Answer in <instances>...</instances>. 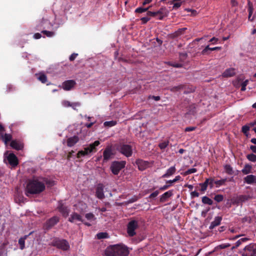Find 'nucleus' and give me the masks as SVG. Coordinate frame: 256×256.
I'll return each instance as SVG.
<instances>
[{
    "instance_id": "obj_26",
    "label": "nucleus",
    "mask_w": 256,
    "mask_h": 256,
    "mask_svg": "<svg viewBox=\"0 0 256 256\" xmlns=\"http://www.w3.org/2000/svg\"><path fill=\"white\" fill-rule=\"evenodd\" d=\"M220 50V47H214V48H210L209 46H207L202 52V54L203 55L208 54V51L211 50L214 51L216 50Z\"/></svg>"
},
{
    "instance_id": "obj_45",
    "label": "nucleus",
    "mask_w": 256,
    "mask_h": 256,
    "mask_svg": "<svg viewBox=\"0 0 256 256\" xmlns=\"http://www.w3.org/2000/svg\"><path fill=\"white\" fill-rule=\"evenodd\" d=\"M248 80H244L242 84V88H241V90L242 91H245L246 90V86L248 84Z\"/></svg>"
},
{
    "instance_id": "obj_53",
    "label": "nucleus",
    "mask_w": 256,
    "mask_h": 256,
    "mask_svg": "<svg viewBox=\"0 0 256 256\" xmlns=\"http://www.w3.org/2000/svg\"><path fill=\"white\" fill-rule=\"evenodd\" d=\"M78 56V54H76V53H73L72 54L70 58H69V60L70 62H72L74 61L76 58V56Z\"/></svg>"
},
{
    "instance_id": "obj_9",
    "label": "nucleus",
    "mask_w": 256,
    "mask_h": 256,
    "mask_svg": "<svg viewBox=\"0 0 256 256\" xmlns=\"http://www.w3.org/2000/svg\"><path fill=\"white\" fill-rule=\"evenodd\" d=\"M136 164L138 166L139 170L142 171L150 166V162L142 159H138L136 161Z\"/></svg>"
},
{
    "instance_id": "obj_14",
    "label": "nucleus",
    "mask_w": 256,
    "mask_h": 256,
    "mask_svg": "<svg viewBox=\"0 0 256 256\" xmlns=\"http://www.w3.org/2000/svg\"><path fill=\"white\" fill-rule=\"evenodd\" d=\"M58 208L59 212L62 213L63 216L66 218L68 216L70 210L67 206H64L62 204L60 203Z\"/></svg>"
},
{
    "instance_id": "obj_52",
    "label": "nucleus",
    "mask_w": 256,
    "mask_h": 256,
    "mask_svg": "<svg viewBox=\"0 0 256 256\" xmlns=\"http://www.w3.org/2000/svg\"><path fill=\"white\" fill-rule=\"evenodd\" d=\"M209 180H210V182H209L210 187V188H212L214 187V182L216 180H214V178H210Z\"/></svg>"
},
{
    "instance_id": "obj_2",
    "label": "nucleus",
    "mask_w": 256,
    "mask_h": 256,
    "mask_svg": "<svg viewBox=\"0 0 256 256\" xmlns=\"http://www.w3.org/2000/svg\"><path fill=\"white\" fill-rule=\"evenodd\" d=\"M45 188L42 182L36 179L30 180L26 184V195L29 196L30 194H39L44 190Z\"/></svg>"
},
{
    "instance_id": "obj_55",
    "label": "nucleus",
    "mask_w": 256,
    "mask_h": 256,
    "mask_svg": "<svg viewBox=\"0 0 256 256\" xmlns=\"http://www.w3.org/2000/svg\"><path fill=\"white\" fill-rule=\"evenodd\" d=\"M86 156V154L83 151V150H80L78 154H77V158H80L82 156Z\"/></svg>"
},
{
    "instance_id": "obj_43",
    "label": "nucleus",
    "mask_w": 256,
    "mask_h": 256,
    "mask_svg": "<svg viewBox=\"0 0 256 256\" xmlns=\"http://www.w3.org/2000/svg\"><path fill=\"white\" fill-rule=\"evenodd\" d=\"M224 197L222 194H216L214 197V200L218 202L223 201Z\"/></svg>"
},
{
    "instance_id": "obj_50",
    "label": "nucleus",
    "mask_w": 256,
    "mask_h": 256,
    "mask_svg": "<svg viewBox=\"0 0 256 256\" xmlns=\"http://www.w3.org/2000/svg\"><path fill=\"white\" fill-rule=\"evenodd\" d=\"M187 57V54L186 52L180 53V59L182 60H184Z\"/></svg>"
},
{
    "instance_id": "obj_27",
    "label": "nucleus",
    "mask_w": 256,
    "mask_h": 256,
    "mask_svg": "<svg viewBox=\"0 0 256 256\" xmlns=\"http://www.w3.org/2000/svg\"><path fill=\"white\" fill-rule=\"evenodd\" d=\"M100 144V142L98 140H96L94 143L90 144L88 148L90 149L89 152H95L96 151V147L98 146Z\"/></svg>"
},
{
    "instance_id": "obj_60",
    "label": "nucleus",
    "mask_w": 256,
    "mask_h": 256,
    "mask_svg": "<svg viewBox=\"0 0 256 256\" xmlns=\"http://www.w3.org/2000/svg\"><path fill=\"white\" fill-rule=\"evenodd\" d=\"M190 195L192 198L198 197L199 196V193L196 191H194L190 193Z\"/></svg>"
},
{
    "instance_id": "obj_16",
    "label": "nucleus",
    "mask_w": 256,
    "mask_h": 256,
    "mask_svg": "<svg viewBox=\"0 0 256 256\" xmlns=\"http://www.w3.org/2000/svg\"><path fill=\"white\" fill-rule=\"evenodd\" d=\"M222 220V216H218L214 218V220L212 221L209 226L210 230H212L215 227L219 226Z\"/></svg>"
},
{
    "instance_id": "obj_19",
    "label": "nucleus",
    "mask_w": 256,
    "mask_h": 256,
    "mask_svg": "<svg viewBox=\"0 0 256 256\" xmlns=\"http://www.w3.org/2000/svg\"><path fill=\"white\" fill-rule=\"evenodd\" d=\"M236 74V70L234 68H229L226 69L223 73L222 76L224 78H228L233 76Z\"/></svg>"
},
{
    "instance_id": "obj_54",
    "label": "nucleus",
    "mask_w": 256,
    "mask_h": 256,
    "mask_svg": "<svg viewBox=\"0 0 256 256\" xmlns=\"http://www.w3.org/2000/svg\"><path fill=\"white\" fill-rule=\"evenodd\" d=\"M172 4H174L173 8H178L182 5V2H174Z\"/></svg>"
},
{
    "instance_id": "obj_37",
    "label": "nucleus",
    "mask_w": 256,
    "mask_h": 256,
    "mask_svg": "<svg viewBox=\"0 0 256 256\" xmlns=\"http://www.w3.org/2000/svg\"><path fill=\"white\" fill-rule=\"evenodd\" d=\"M2 136L6 143L10 141L12 138L11 134H5L4 135H2Z\"/></svg>"
},
{
    "instance_id": "obj_49",
    "label": "nucleus",
    "mask_w": 256,
    "mask_h": 256,
    "mask_svg": "<svg viewBox=\"0 0 256 256\" xmlns=\"http://www.w3.org/2000/svg\"><path fill=\"white\" fill-rule=\"evenodd\" d=\"M146 14H147V16H148L156 17V12L148 11Z\"/></svg>"
},
{
    "instance_id": "obj_64",
    "label": "nucleus",
    "mask_w": 256,
    "mask_h": 256,
    "mask_svg": "<svg viewBox=\"0 0 256 256\" xmlns=\"http://www.w3.org/2000/svg\"><path fill=\"white\" fill-rule=\"evenodd\" d=\"M218 41V38L213 37L212 38L209 42H212V44H216Z\"/></svg>"
},
{
    "instance_id": "obj_41",
    "label": "nucleus",
    "mask_w": 256,
    "mask_h": 256,
    "mask_svg": "<svg viewBox=\"0 0 256 256\" xmlns=\"http://www.w3.org/2000/svg\"><path fill=\"white\" fill-rule=\"evenodd\" d=\"M196 172H197V170L196 168H190V169L188 170H186L184 172L182 173V174L184 176H187V175H188L190 174Z\"/></svg>"
},
{
    "instance_id": "obj_4",
    "label": "nucleus",
    "mask_w": 256,
    "mask_h": 256,
    "mask_svg": "<svg viewBox=\"0 0 256 256\" xmlns=\"http://www.w3.org/2000/svg\"><path fill=\"white\" fill-rule=\"evenodd\" d=\"M138 222L131 220L127 224L126 232L129 236L132 237L136 235V230L138 228Z\"/></svg>"
},
{
    "instance_id": "obj_8",
    "label": "nucleus",
    "mask_w": 256,
    "mask_h": 256,
    "mask_svg": "<svg viewBox=\"0 0 256 256\" xmlns=\"http://www.w3.org/2000/svg\"><path fill=\"white\" fill-rule=\"evenodd\" d=\"M244 252L242 254V256H255L256 252V248H254V246L250 244L246 246L244 248Z\"/></svg>"
},
{
    "instance_id": "obj_24",
    "label": "nucleus",
    "mask_w": 256,
    "mask_h": 256,
    "mask_svg": "<svg viewBox=\"0 0 256 256\" xmlns=\"http://www.w3.org/2000/svg\"><path fill=\"white\" fill-rule=\"evenodd\" d=\"M36 78L41 82L42 83H46L47 81V77L46 74H44L42 72H40L38 74H36Z\"/></svg>"
},
{
    "instance_id": "obj_29",
    "label": "nucleus",
    "mask_w": 256,
    "mask_h": 256,
    "mask_svg": "<svg viewBox=\"0 0 256 256\" xmlns=\"http://www.w3.org/2000/svg\"><path fill=\"white\" fill-rule=\"evenodd\" d=\"M27 236H25L24 237L20 238L18 240V244H20V250H22L25 248V240L27 238Z\"/></svg>"
},
{
    "instance_id": "obj_33",
    "label": "nucleus",
    "mask_w": 256,
    "mask_h": 256,
    "mask_svg": "<svg viewBox=\"0 0 256 256\" xmlns=\"http://www.w3.org/2000/svg\"><path fill=\"white\" fill-rule=\"evenodd\" d=\"M227 181V179L223 178L220 180H217L214 182V184H216V187L218 188L221 186L224 185L225 182Z\"/></svg>"
},
{
    "instance_id": "obj_63",
    "label": "nucleus",
    "mask_w": 256,
    "mask_h": 256,
    "mask_svg": "<svg viewBox=\"0 0 256 256\" xmlns=\"http://www.w3.org/2000/svg\"><path fill=\"white\" fill-rule=\"evenodd\" d=\"M42 37V35L40 33H36L34 35V38L35 39H39Z\"/></svg>"
},
{
    "instance_id": "obj_57",
    "label": "nucleus",
    "mask_w": 256,
    "mask_h": 256,
    "mask_svg": "<svg viewBox=\"0 0 256 256\" xmlns=\"http://www.w3.org/2000/svg\"><path fill=\"white\" fill-rule=\"evenodd\" d=\"M200 190L202 192H204L207 189V186H206L204 184H203L202 183H200Z\"/></svg>"
},
{
    "instance_id": "obj_22",
    "label": "nucleus",
    "mask_w": 256,
    "mask_h": 256,
    "mask_svg": "<svg viewBox=\"0 0 256 256\" xmlns=\"http://www.w3.org/2000/svg\"><path fill=\"white\" fill-rule=\"evenodd\" d=\"M10 146L14 149L16 150H22L24 146L20 142H18L16 140H12L10 142Z\"/></svg>"
},
{
    "instance_id": "obj_51",
    "label": "nucleus",
    "mask_w": 256,
    "mask_h": 256,
    "mask_svg": "<svg viewBox=\"0 0 256 256\" xmlns=\"http://www.w3.org/2000/svg\"><path fill=\"white\" fill-rule=\"evenodd\" d=\"M158 194H159V191L157 190L154 192L152 193L150 195L149 198H154L157 196Z\"/></svg>"
},
{
    "instance_id": "obj_15",
    "label": "nucleus",
    "mask_w": 256,
    "mask_h": 256,
    "mask_svg": "<svg viewBox=\"0 0 256 256\" xmlns=\"http://www.w3.org/2000/svg\"><path fill=\"white\" fill-rule=\"evenodd\" d=\"M76 220L80 222H83V219L82 216L78 213L74 212H73L68 218V221L70 222H75Z\"/></svg>"
},
{
    "instance_id": "obj_36",
    "label": "nucleus",
    "mask_w": 256,
    "mask_h": 256,
    "mask_svg": "<svg viewBox=\"0 0 256 256\" xmlns=\"http://www.w3.org/2000/svg\"><path fill=\"white\" fill-rule=\"evenodd\" d=\"M226 172L228 174H232L234 173L232 168L230 164H226L224 166Z\"/></svg>"
},
{
    "instance_id": "obj_21",
    "label": "nucleus",
    "mask_w": 256,
    "mask_h": 256,
    "mask_svg": "<svg viewBox=\"0 0 256 256\" xmlns=\"http://www.w3.org/2000/svg\"><path fill=\"white\" fill-rule=\"evenodd\" d=\"M173 194L172 190H168L163 194L160 198V201L161 202H164L166 201L168 198L172 196Z\"/></svg>"
},
{
    "instance_id": "obj_3",
    "label": "nucleus",
    "mask_w": 256,
    "mask_h": 256,
    "mask_svg": "<svg viewBox=\"0 0 256 256\" xmlns=\"http://www.w3.org/2000/svg\"><path fill=\"white\" fill-rule=\"evenodd\" d=\"M52 246L62 250L66 251L70 249L68 242L64 239L54 238L52 242Z\"/></svg>"
},
{
    "instance_id": "obj_25",
    "label": "nucleus",
    "mask_w": 256,
    "mask_h": 256,
    "mask_svg": "<svg viewBox=\"0 0 256 256\" xmlns=\"http://www.w3.org/2000/svg\"><path fill=\"white\" fill-rule=\"evenodd\" d=\"M60 220L58 216H54L49 219V228L56 225Z\"/></svg>"
},
{
    "instance_id": "obj_35",
    "label": "nucleus",
    "mask_w": 256,
    "mask_h": 256,
    "mask_svg": "<svg viewBox=\"0 0 256 256\" xmlns=\"http://www.w3.org/2000/svg\"><path fill=\"white\" fill-rule=\"evenodd\" d=\"M150 6L148 8H142L138 7L135 10L136 13H142L146 12H148V10L150 8Z\"/></svg>"
},
{
    "instance_id": "obj_30",
    "label": "nucleus",
    "mask_w": 256,
    "mask_h": 256,
    "mask_svg": "<svg viewBox=\"0 0 256 256\" xmlns=\"http://www.w3.org/2000/svg\"><path fill=\"white\" fill-rule=\"evenodd\" d=\"M252 166L250 164H246L244 166V168L242 170V172L244 174H247L251 172Z\"/></svg>"
},
{
    "instance_id": "obj_31",
    "label": "nucleus",
    "mask_w": 256,
    "mask_h": 256,
    "mask_svg": "<svg viewBox=\"0 0 256 256\" xmlns=\"http://www.w3.org/2000/svg\"><path fill=\"white\" fill-rule=\"evenodd\" d=\"M202 202L204 204H207L210 206L213 204V201L206 196H204L202 198Z\"/></svg>"
},
{
    "instance_id": "obj_38",
    "label": "nucleus",
    "mask_w": 256,
    "mask_h": 256,
    "mask_svg": "<svg viewBox=\"0 0 256 256\" xmlns=\"http://www.w3.org/2000/svg\"><path fill=\"white\" fill-rule=\"evenodd\" d=\"M168 144H169V141L168 140L164 141L162 142H160L158 144V147L161 150H164V148H166L168 146Z\"/></svg>"
},
{
    "instance_id": "obj_17",
    "label": "nucleus",
    "mask_w": 256,
    "mask_h": 256,
    "mask_svg": "<svg viewBox=\"0 0 256 256\" xmlns=\"http://www.w3.org/2000/svg\"><path fill=\"white\" fill-rule=\"evenodd\" d=\"M176 172V168L175 166H172L168 168L166 173L164 174L162 178H168L174 175Z\"/></svg>"
},
{
    "instance_id": "obj_23",
    "label": "nucleus",
    "mask_w": 256,
    "mask_h": 256,
    "mask_svg": "<svg viewBox=\"0 0 256 256\" xmlns=\"http://www.w3.org/2000/svg\"><path fill=\"white\" fill-rule=\"evenodd\" d=\"M256 178L254 175H248L244 178V181L248 184H252L256 183Z\"/></svg>"
},
{
    "instance_id": "obj_61",
    "label": "nucleus",
    "mask_w": 256,
    "mask_h": 256,
    "mask_svg": "<svg viewBox=\"0 0 256 256\" xmlns=\"http://www.w3.org/2000/svg\"><path fill=\"white\" fill-rule=\"evenodd\" d=\"M138 200V198L136 196H134V198H132L130 199L128 201V203H132L135 202H136Z\"/></svg>"
},
{
    "instance_id": "obj_5",
    "label": "nucleus",
    "mask_w": 256,
    "mask_h": 256,
    "mask_svg": "<svg viewBox=\"0 0 256 256\" xmlns=\"http://www.w3.org/2000/svg\"><path fill=\"white\" fill-rule=\"evenodd\" d=\"M126 164V162L123 160L113 162L110 167L112 173L114 175H118L120 172L125 167Z\"/></svg>"
},
{
    "instance_id": "obj_28",
    "label": "nucleus",
    "mask_w": 256,
    "mask_h": 256,
    "mask_svg": "<svg viewBox=\"0 0 256 256\" xmlns=\"http://www.w3.org/2000/svg\"><path fill=\"white\" fill-rule=\"evenodd\" d=\"M186 30V28H179L178 30L176 31L174 33L172 34V38H176L178 36L182 34L184 31Z\"/></svg>"
},
{
    "instance_id": "obj_56",
    "label": "nucleus",
    "mask_w": 256,
    "mask_h": 256,
    "mask_svg": "<svg viewBox=\"0 0 256 256\" xmlns=\"http://www.w3.org/2000/svg\"><path fill=\"white\" fill-rule=\"evenodd\" d=\"M63 104L65 106H72L74 108V103L71 104L68 101H64L63 102Z\"/></svg>"
},
{
    "instance_id": "obj_1",
    "label": "nucleus",
    "mask_w": 256,
    "mask_h": 256,
    "mask_svg": "<svg viewBox=\"0 0 256 256\" xmlns=\"http://www.w3.org/2000/svg\"><path fill=\"white\" fill-rule=\"evenodd\" d=\"M128 247L122 244L109 246L105 250L106 256H128Z\"/></svg>"
},
{
    "instance_id": "obj_7",
    "label": "nucleus",
    "mask_w": 256,
    "mask_h": 256,
    "mask_svg": "<svg viewBox=\"0 0 256 256\" xmlns=\"http://www.w3.org/2000/svg\"><path fill=\"white\" fill-rule=\"evenodd\" d=\"M114 154L112 152V150L110 146H107L103 152L104 161L107 162L110 159L112 158Z\"/></svg>"
},
{
    "instance_id": "obj_34",
    "label": "nucleus",
    "mask_w": 256,
    "mask_h": 256,
    "mask_svg": "<svg viewBox=\"0 0 256 256\" xmlns=\"http://www.w3.org/2000/svg\"><path fill=\"white\" fill-rule=\"evenodd\" d=\"M97 238L99 240L106 238L109 237L108 234L107 232H99L96 234Z\"/></svg>"
},
{
    "instance_id": "obj_40",
    "label": "nucleus",
    "mask_w": 256,
    "mask_h": 256,
    "mask_svg": "<svg viewBox=\"0 0 256 256\" xmlns=\"http://www.w3.org/2000/svg\"><path fill=\"white\" fill-rule=\"evenodd\" d=\"M116 124V122L114 120L105 122L104 124V126L112 127Z\"/></svg>"
},
{
    "instance_id": "obj_62",
    "label": "nucleus",
    "mask_w": 256,
    "mask_h": 256,
    "mask_svg": "<svg viewBox=\"0 0 256 256\" xmlns=\"http://www.w3.org/2000/svg\"><path fill=\"white\" fill-rule=\"evenodd\" d=\"M250 150L254 154H256V146L252 145L250 147Z\"/></svg>"
},
{
    "instance_id": "obj_47",
    "label": "nucleus",
    "mask_w": 256,
    "mask_h": 256,
    "mask_svg": "<svg viewBox=\"0 0 256 256\" xmlns=\"http://www.w3.org/2000/svg\"><path fill=\"white\" fill-rule=\"evenodd\" d=\"M150 20V18L148 16L142 17L140 18V20L142 24H146Z\"/></svg>"
},
{
    "instance_id": "obj_6",
    "label": "nucleus",
    "mask_w": 256,
    "mask_h": 256,
    "mask_svg": "<svg viewBox=\"0 0 256 256\" xmlns=\"http://www.w3.org/2000/svg\"><path fill=\"white\" fill-rule=\"evenodd\" d=\"M118 150L126 157H130L132 155V148L130 145L122 144L118 148Z\"/></svg>"
},
{
    "instance_id": "obj_32",
    "label": "nucleus",
    "mask_w": 256,
    "mask_h": 256,
    "mask_svg": "<svg viewBox=\"0 0 256 256\" xmlns=\"http://www.w3.org/2000/svg\"><path fill=\"white\" fill-rule=\"evenodd\" d=\"M85 218L90 222L94 221L96 220L94 215L92 212L86 214H85Z\"/></svg>"
},
{
    "instance_id": "obj_11",
    "label": "nucleus",
    "mask_w": 256,
    "mask_h": 256,
    "mask_svg": "<svg viewBox=\"0 0 256 256\" xmlns=\"http://www.w3.org/2000/svg\"><path fill=\"white\" fill-rule=\"evenodd\" d=\"M76 84L74 80H68L62 84V86L65 90H70Z\"/></svg>"
},
{
    "instance_id": "obj_42",
    "label": "nucleus",
    "mask_w": 256,
    "mask_h": 256,
    "mask_svg": "<svg viewBox=\"0 0 256 256\" xmlns=\"http://www.w3.org/2000/svg\"><path fill=\"white\" fill-rule=\"evenodd\" d=\"M246 158L252 162H256V155L254 154H250L246 156Z\"/></svg>"
},
{
    "instance_id": "obj_46",
    "label": "nucleus",
    "mask_w": 256,
    "mask_h": 256,
    "mask_svg": "<svg viewBox=\"0 0 256 256\" xmlns=\"http://www.w3.org/2000/svg\"><path fill=\"white\" fill-rule=\"evenodd\" d=\"M172 184L166 183V184L165 185L163 186H161L160 188V190H162V191L166 190L168 189L170 186H172Z\"/></svg>"
},
{
    "instance_id": "obj_59",
    "label": "nucleus",
    "mask_w": 256,
    "mask_h": 256,
    "mask_svg": "<svg viewBox=\"0 0 256 256\" xmlns=\"http://www.w3.org/2000/svg\"><path fill=\"white\" fill-rule=\"evenodd\" d=\"M196 129V127H194V126L186 127L185 128V132H192V131Z\"/></svg>"
},
{
    "instance_id": "obj_13",
    "label": "nucleus",
    "mask_w": 256,
    "mask_h": 256,
    "mask_svg": "<svg viewBox=\"0 0 256 256\" xmlns=\"http://www.w3.org/2000/svg\"><path fill=\"white\" fill-rule=\"evenodd\" d=\"M8 160L12 166H16L18 164V160L16 155L12 153L9 154L8 156Z\"/></svg>"
},
{
    "instance_id": "obj_44",
    "label": "nucleus",
    "mask_w": 256,
    "mask_h": 256,
    "mask_svg": "<svg viewBox=\"0 0 256 256\" xmlns=\"http://www.w3.org/2000/svg\"><path fill=\"white\" fill-rule=\"evenodd\" d=\"M181 179V176H177L175 177V178L172 180H169L166 181V184H172L174 182H176Z\"/></svg>"
},
{
    "instance_id": "obj_48",
    "label": "nucleus",
    "mask_w": 256,
    "mask_h": 256,
    "mask_svg": "<svg viewBox=\"0 0 256 256\" xmlns=\"http://www.w3.org/2000/svg\"><path fill=\"white\" fill-rule=\"evenodd\" d=\"M5 251H6L5 244H3L0 246V256H3V254L4 253Z\"/></svg>"
},
{
    "instance_id": "obj_18",
    "label": "nucleus",
    "mask_w": 256,
    "mask_h": 256,
    "mask_svg": "<svg viewBox=\"0 0 256 256\" xmlns=\"http://www.w3.org/2000/svg\"><path fill=\"white\" fill-rule=\"evenodd\" d=\"M79 140V138L78 136H74L69 138L67 140V146L69 147L74 146Z\"/></svg>"
},
{
    "instance_id": "obj_12",
    "label": "nucleus",
    "mask_w": 256,
    "mask_h": 256,
    "mask_svg": "<svg viewBox=\"0 0 256 256\" xmlns=\"http://www.w3.org/2000/svg\"><path fill=\"white\" fill-rule=\"evenodd\" d=\"M96 196L100 200H102L104 198V186L102 184H98L96 187Z\"/></svg>"
},
{
    "instance_id": "obj_39",
    "label": "nucleus",
    "mask_w": 256,
    "mask_h": 256,
    "mask_svg": "<svg viewBox=\"0 0 256 256\" xmlns=\"http://www.w3.org/2000/svg\"><path fill=\"white\" fill-rule=\"evenodd\" d=\"M250 126L248 125H244L242 126V132L246 135L248 136V131L250 130Z\"/></svg>"
},
{
    "instance_id": "obj_20",
    "label": "nucleus",
    "mask_w": 256,
    "mask_h": 256,
    "mask_svg": "<svg viewBox=\"0 0 256 256\" xmlns=\"http://www.w3.org/2000/svg\"><path fill=\"white\" fill-rule=\"evenodd\" d=\"M186 85L184 84H180L176 86H170L168 90L172 92H178L185 89Z\"/></svg>"
},
{
    "instance_id": "obj_10",
    "label": "nucleus",
    "mask_w": 256,
    "mask_h": 256,
    "mask_svg": "<svg viewBox=\"0 0 256 256\" xmlns=\"http://www.w3.org/2000/svg\"><path fill=\"white\" fill-rule=\"evenodd\" d=\"M168 10L166 7H162L156 11L157 19L162 20L164 17L168 16Z\"/></svg>"
},
{
    "instance_id": "obj_58",
    "label": "nucleus",
    "mask_w": 256,
    "mask_h": 256,
    "mask_svg": "<svg viewBox=\"0 0 256 256\" xmlns=\"http://www.w3.org/2000/svg\"><path fill=\"white\" fill-rule=\"evenodd\" d=\"M252 14V8H248V18L250 20L252 21L253 20V18L250 19V17Z\"/></svg>"
}]
</instances>
